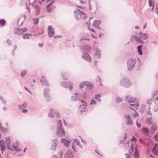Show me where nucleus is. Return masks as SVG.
I'll list each match as a JSON object with an SVG mask.
<instances>
[{"label":"nucleus","instance_id":"nucleus-1","mask_svg":"<svg viewBox=\"0 0 158 158\" xmlns=\"http://www.w3.org/2000/svg\"><path fill=\"white\" fill-rule=\"evenodd\" d=\"M57 130L56 134L59 137H62L65 136V132L63 128L62 123L60 120H59L57 122Z\"/></svg>","mask_w":158,"mask_h":158},{"label":"nucleus","instance_id":"nucleus-2","mask_svg":"<svg viewBox=\"0 0 158 158\" xmlns=\"http://www.w3.org/2000/svg\"><path fill=\"white\" fill-rule=\"evenodd\" d=\"M136 61L135 59L132 58L130 59L127 61V66L128 70L131 71L134 68Z\"/></svg>","mask_w":158,"mask_h":158},{"label":"nucleus","instance_id":"nucleus-3","mask_svg":"<svg viewBox=\"0 0 158 158\" xmlns=\"http://www.w3.org/2000/svg\"><path fill=\"white\" fill-rule=\"evenodd\" d=\"M120 85L124 87L127 88L131 85V83L130 81L126 78H123L120 81Z\"/></svg>","mask_w":158,"mask_h":158},{"label":"nucleus","instance_id":"nucleus-4","mask_svg":"<svg viewBox=\"0 0 158 158\" xmlns=\"http://www.w3.org/2000/svg\"><path fill=\"white\" fill-rule=\"evenodd\" d=\"M27 31V28H16L14 29V33L15 34L18 35H21L23 34V33L26 32Z\"/></svg>","mask_w":158,"mask_h":158},{"label":"nucleus","instance_id":"nucleus-5","mask_svg":"<svg viewBox=\"0 0 158 158\" xmlns=\"http://www.w3.org/2000/svg\"><path fill=\"white\" fill-rule=\"evenodd\" d=\"M60 84L64 88L68 87L70 90H71L73 88V83L71 82H62Z\"/></svg>","mask_w":158,"mask_h":158},{"label":"nucleus","instance_id":"nucleus-6","mask_svg":"<svg viewBox=\"0 0 158 158\" xmlns=\"http://www.w3.org/2000/svg\"><path fill=\"white\" fill-rule=\"evenodd\" d=\"M48 30L49 37H52L55 35L54 30L52 26L49 25L48 26Z\"/></svg>","mask_w":158,"mask_h":158},{"label":"nucleus","instance_id":"nucleus-7","mask_svg":"<svg viewBox=\"0 0 158 158\" xmlns=\"http://www.w3.org/2000/svg\"><path fill=\"white\" fill-rule=\"evenodd\" d=\"M125 99L126 101L129 103H136L137 102L135 98H134L132 97H131L129 96H126L125 97Z\"/></svg>","mask_w":158,"mask_h":158},{"label":"nucleus","instance_id":"nucleus-8","mask_svg":"<svg viewBox=\"0 0 158 158\" xmlns=\"http://www.w3.org/2000/svg\"><path fill=\"white\" fill-rule=\"evenodd\" d=\"M73 153H72L71 151L68 150L66 152L64 156V158H73Z\"/></svg>","mask_w":158,"mask_h":158},{"label":"nucleus","instance_id":"nucleus-9","mask_svg":"<svg viewBox=\"0 0 158 158\" xmlns=\"http://www.w3.org/2000/svg\"><path fill=\"white\" fill-rule=\"evenodd\" d=\"M152 152V153L156 156H158V144L155 143L153 147Z\"/></svg>","mask_w":158,"mask_h":158},{"label":"nucleus","instance_id":"nucleus-10","mask_svg":"<svg viewBox=\"0 0 158 158\" xmlns=\"http://www.w3.org/2000/svg\"><path fill=\"white\" fill-rule=\"evenodd\" d=\"M40 81L42 83V85L43 84L47 86L49 85L48 81L44 76L42 77V78L40 80Z\"/></svg>","mask_w":158,"mask_h":158},{"label":"nucleus","instance_id":"nucleus-11","mask_svg":"<svg viewBox=\"0 0 158 158\" xmlns=\"http://www.w3.org/2000/svg\"><path fill=\"white\" fill-rule=\"evenodd\" d=\"M125 118L127 120V122L126 124L127 125H131L133 124V122L129 115H125Z\"/></svg>","mask_w":158,"mask_h":158},{"label":"nucleus","instance_id":"nucleus-12","mask_svg":"<svg viewBox=\"0 0 158 158\" xmlns=\"http://www.w3.org/2000/svg\"><path fill=\"white\" fill-rule=\"evenodd\" d=\"M0 147L1 148V151L2 154H3V151L5 149V145L4 140L1 139L0 140Z\"/></svg>","mask_w":158,"mask_h":158},{"label":"nucleus","instance_id":"nucleus-13","mask_svg":"<svg viewBox=\"0 0 158 158\" xmlns=\"http://www.w3.org/2000/svg\"><path fill=\"white\" fill-rule=\"evenodd\" d=\"M139 37L140 39L145 40L148 38V36L146 34H143L142 32H140L139 34Z\"/></svg>","mask_w":158,"mask_h":158},{"label":"nucleus","instance_id":"nucleus-14","mask_svg":"<svg viewBox=\"0 0 158 158\" xmlns=\"http://www.w3.org/2000/svg\"><path fill=\"white\" fill-rule=\"evenodd\" d=\"M19 142L17 141L15 143L12 144L13 148L14 149V151L16 152H19L21 150L20 149H17V148L19 146Z\"/></svg>","mask_w":158,"mask_h":158},{"label":"nucleus","instance_id":"nucleus-15","mask_svg":"<svg viewBox=\"0 0 158 158\" xmlns=\"http://www.w3.org/2000/svg\"><path fill=\"white\" fill-rule=\"evenodd\" d=\"M85 55H82V57L85 60L90 62L91 61V59L90 56L87 54H85Z\"/></svg>","mask_w":158,"mask_h":158},{"label":"nucleus","instance_id":"nucleus-16","mask_svg":"<svg viewBox=\"0 0 158 158\" xmlns=\"http://www.w3.org/2000/svg\"><path fill=\"white\" fill-rule=\"evenodd\" d=\"M86 86L85 87V89L86 90L91 89L93 87V84L87 81H86Z\"/></svg>","mask_w":158,"mask_h":158},{"label":"nucleus","instance_id":"nucleus-17","mask_svg":"<svg viewBox=\"0 0 158 158\" xmlns=\"http://www.w3.org/2000/svg\"><path fill=\"white\" fill-rule=\"evenodd\" d=\"M61 142L64 143V145L66 147H68L69 146V143L70 142L65 139H63L61 140Z\"/></svg>","mask_w":158,"mask_h":158},{"label":"nucleus","instance_id":"nucleus-18","mask_svg":"<svg viewBox=\"0 0 158 158\" xmlns=\"http://www.w3.org/2000/svg\"><path fill=\"white\" fill-rule=\"evenodd\" d=\"M101 50L98 48L97 49L96 51L95 55L97 56V57L98 58H100L101 57Z\"/></svg>","mask_w":158,"mask_h":158},{"label":"nucleus","instance_id":"nucleus-19","mask_svg":"<svg viewBox=\"0 0 158 158\" xmlns=\"http://www.w3.org/2000/svg\"><path fill=\"white\" fill-rule=\"evenodd\" d=\"M157 128L156 126L155 123H153L152 124V126L151 127L150 129V131L152 133H153L156 130Z\"/></svg>","mask_w":158,"mask_h":158},{"label":"nucleus","instance_id":"nucleus-20","mask_svg":"<svg viewBox=\"0 0 158 158\" xmlns=\"http://www.w3.org/2000/svg\"><path fill=\"white\" fill-rule=\"evenodd\" d=\"M33 6L34 7L35 9L36 12L35 15H37L40 13V7L39 6L37 5H35L34 6Z\"/></svg>","mask_w":158,"mask_h":158},{"label":"nucleus","instance_id":"nucleus-21","mask_svg":"<svg viewBox=\"0 0 158 158\" xmlns=\"http://www.w3.org/2000/svg\"><path fill=\"white\" fill-rule=\"evenodd\" d=\"M142 132L146 135H148L150 133L148 129L145 127H143L142 129Z\"/></svg>","mask_w":158,"mask_h":158},{"label":"nucleus","instance_id":"nucleus-22","mask_svg":"<svg viewBox=\"0 0 158 158\" xmlns=\"http://www.w3.org/2000/svg\"><path fill=\"white\" fill-rule=\"evenodd\" d=\"M86 81L84 82L83 81L81 82L80 85V88L81 89L83 90L84 91L85 90L83 89H85V87L86 86Z\"/></svg>","mask_w":158,"mask_h":158},{"label":"nucleus","instance_id":"nucleus-23","mask_svg":"<svg viewBox=\"0 0 158 158\" xmlns=\"http://www.w3.org/2000/svg\"><path fill=\"white\" fill-rule=\"evenodd\" d=\"M57 140L56 139H55L54 140V143H53V144L52 145L51 148H50V150L52 151H55L56 145V142L57 141Z\"/></svg>","mask_w":158,"mask_h":158},{"label":"nucleus","instance_id":"nucleus-24","mask_svg":"<svg viewBox=\"0 0 158 158\" xmlns=\"http://www.w3.org/2000/svg\"><path fill=\"white\" fill-rule=\"evenodd\" d=\"M82 49H84L87 52L89 51L90 50V48L89 46L87 45H84L82 46Z\"/></svg>","mask_w":158,"mask_h":158},{"label":"nucleus","instance_id":"nucleus-25","mask_svg":"<svg viewBox=\"0 0 158 158\" xmlns=\"http://www.w3.org/2000/svg\"><path fill=\"white\" fill-rule=\"evenodd\" d=\"M138 60V68L137 69L138 70H139L141 67L142 66L143 64V63L142 62L141 60L139 58L137 59Z\"/></svg>","mask_w":158,"mask_h":158},{"label":"nucleus","instance_id":"nucleus-26","mask_svg":"<svg viewBox=\"0 0 158 158\" xmlns=\"http://www.w3.org/2000/svg\"><path fill=\"white\" fill-rule=\"evenodd\" d=\"M101 23V21L100 20H97L94 21L93 24V25L95 26H99Z\"/></svg>","mask_w":158,"mask_h":158},{"label":"nucleus","instance_id":"nucleus-27","mask_svg":"<svg viewBox=\"0 0 158 158\" xmlns=\"http://www.w3.org/2000/svg\"><path fill=\"white\" fill-rule=\"evenodd\" d=\"M54 109H51L50 110V112L48 114V117L51 118H52L54 117V114H53V112L54 111Z\"/></svg>","mask_w":158,"mask_h":158},{"label":"nucleus","instance_id":"nucleus-28","mask_svg":"<svg viewBox=\"0 0 158 158\" xmlns=\"http://www.w3.org/2000/svg\"><path fill=\"white\" fill-rule=\"evenodd\" d=\"M142 46H143L142 45H140L137 47L138 52L140 55H142L143 54L141 49V48Z\"/></svg>","mask_w":158,"mask_h":158},{"label":"nucleus","instance_id":"nucleus-29","mask_svg":"<svg viewBox=\"0 0 158 158\" xmlns=\"http://www.w3.org/2000/svg\"><path fill=\"white\" fill-rule=\"evenodd\" d=\"M74 94H75L76 95H77V98H79V100L81 98H82L83 97H84V99L85 98V97L84 94H79L78 93H75Z\"/></svg>","mask_w":158,"mask_h":158},{"label":"nucleus","instance_id":"nucleus-30","mask_svg":"<svg viewBox=\"0 0 158 158\" xmlns=\"http://www.w3.org/2000/svg\"><path fill=\"white\" fill-rule=\"evenodd\" d=\"M50 90V89L49 88H45L44 89V95L48 94Z\"/></svg>","mask_w":158,"mask_h":158},{"label":"nucleus","instance_id":"nucleus-31","mask_svg":"<svg viewBox=\"0 0 158 158\" xmlns=\"http://www.w3.org/2000/svg\"><path fill=\"white\" fill-rule=\"evenodd\" d=\"M18 106L19 107V109L21 110V109H23L24 108L26 107L27 106V104L26 103H24L21 105H18Z\"/></svg>","mask_w":158,"mask_h":158},{"label":"nucleus","instance_id":"nucleus-32","mask_svg":"<svg viewBox=\"0 0 158 158\" xmlns=\"http://www.w3.org/2000/svg\"><path fill=\"white\" fill-rule=\"evenodd\" d=\"M152 116L148 117L146 120V122L147 124H151L152 122Z\"/></svg>","mask_w":158,"mask_h":158},{"label":"nucleus","instance_id":"nucleus-33","mask_svg":"<svg viewBox=\"0 0 158 158\" xmlns=\"http://www.w3.org/2000/svg\"><path fill=\"white\" fill-rule=\"evenodd\" d=\"M29 36H31V35L30 34L26 33L24 35H23V38L24 39H29Z\"/></svg>","mask_w":158,"mask_h":158},{"label":"nucleus","instance_id":"nucleus-34","mask_svg":"<svg viewBox=\"0 0 158 158\" xmlns=\"http://www.w3.org/2000/svg\"><path fill=\"white\" fill-rule=\"evenodd\" d=\"M44 96L48 102H49L51 100V98L49 94L44 95Z\"/></svg>","mask_w":158,"mask_h":158},{"label":"nucleus","instance_id":"nucleus-35","mask_svg":"<svg viewBox=\"0 0 158 158\" xmlns=\"http://www.w3.org/2000/svg\"><path fill=\"white\" fill-rule=\"evenodd\" d=\"M134 155L135 156V158H139V153L137 151V149L135 148V151L134 153Z\"/></svg>","mask_w":158,"mask_h":158},{"label":"nucleus","instance_id":"nucleus-36","mask_svg":"<svg viewBox=\"0 0 158 158\" xmlns=\"http://www.w3.org/2000/svg\"><path fill=\"white\" fill-rule=\"evenodd\" d=\"M47 10L48 12H52L53 10L52 6H48V5H47Z\"/></svg>","mask_w":158,"mask_h":158},{"label":"nucleus","instance_id":"nucleus-37","mask_svg":"<svg viewBox=\"0 0 158 158\" xmlns=\"http://www.w3.org/2000/svg\"><path fill=\"white\" fill-rule=\"evenodd\" d=\"M6 23V21L4 19L0 20V24L2 26H4L5 24Z\"/></svg>","mask_w":158,"mask_h":158},{"label":"nucleus","instance_id":"nucleus-38","mask_svg":"<svg viewBox=\"0 0 158 158\" xmlns=\"http://www.w3.org/2000/svg\"><path fill=\"white\" fill-rule=\"evenodd\" d=\"M101 95L100 94H97L96 95L95 99L100 102L101 101V100L100 98Z\"/></svg>","mask_w":158,"mask_h":158},{"label":"nucleus","instance_id":"nucleus-39","mask_svg":"<svg viewBox=\"0 0 158 158\" xmlns=\"http://www.w3.org/2000/svg\"><path fill=\"white\" fill-rule=\"evenodd\" d=\"M6 148L7 150H10L12 151H13V149L11 148V146H10V143H9V144H6Z\"/></svg>","mask_w":158,"mask_h":158},{"label":"nucleus","instance_id":"nucleus-40","mask_svg":"<svg viewBox=\"0 0 158 158\" xmlns=\"http://www.w3.org/2000/svg\"><path fill=\"white\" fill-rule=\"evenodd\" d=\"M115 100L117 103H119L122 101V99L119 97H117L115 98Z\"/></svg>","mask_w":158,"mask_h":158},{"label":"nucleus","instance_id":"nucleus-41","mask_svg":"<svg viewBox=\"0 0 158 158\" xmlns=\"http://www.w3.org/2000/svg\"><path fill=\"white\" fill-rule=\"evenodd\" d=\"M134 151V147L132 144L131 145V148L129 150V152L130 154L131 155V153L133 152Z\"/></svg>","mask_w":158,"mask_h":158},{"label":"nucleus","instance_id":"nucleus-42","mask_svg":"<svg viewBox=\"0 0 158 158\" xmlns=\"http://www.w3.org/2000/svg\"><path fill=\"white\" fill-rule=\"evenodd\" d=\"M73 143H75L77 145H79L80 142L78 141V140L77 139H75L74 140L73 142Z\"/></svg>","mask_w":158,"mask_h":158},{"label":"nucleus","instance_id":"nucleus-43","mask_svg":"<svg viewBox=\"0 0 158 158\" xmlns=\"http://www.w3.org/2000/svg\"><path fill=\"white\" fill-rule=\"evenodd\" d=\"M0 99L3 104H5L6 103V101L1 96L0 97Z\"/></svg>","mask_w":158,"mask_h":158},{"label":"nucleus","instance_id":"nucleus-44","mask_svg":"<svg viewBox=\"0 0 158 158\" xmlns=\"http://www.w3.org/2000/svg\"><path fill=\"white\" fill-rule=\"evenodd\" d=\"M138 37L137 36L134 35H132V39H134L135 40V41H138V40H139L138 39Z\"/></svg>","mask_w":158,"mask_h":158},{"label":"nucleus","instance_id":"nucleus-45","mask_svg":"<svg viewBox=\"0 0 158 158\" xmlns=\"http://www.w3.org/2000/svg\"><path fill=\"white\" fill-rule=\"evenodd\" d=\"M0 130L2 131V132L5 133L6 130V129L3 126L0 127Z\"/></svg>","mask_w":158,"mask_h":158},{"label":"nucleus","instance_id":"nucleus-46","mask_svg":"<svg viewBox=\"0 0 158 158\" xmlns=\"http://www.w3.org/2000/svg\"><path fill=\"white\" fill-rule=\"evenodd\" d=\"M71 100L73 101L79 100L78 99V98H77V99H75V95L71 97Z\"/></svg>","mask_w":158,"mask_h":158},{"label":"nucleus","instance_id":"nucleus-47","mask_svg":"<svg viewBox=\"0 0 158 158\" xmlns=\"http://www.w3.org/2000/svg\"><path fill=\"white\" fill-rule=\"evenodd\" d=\"M26 73V72L25 70L23 71L21 73V76L22 77H23L24 76Z\"/></svg>","mask_w":158,"mask_h":158},{"label":"nucleus","instance_id":"nucleus-48","mask_svg":"<svg viewBox=\"0 0 158 158\" xmlns=\"http://www.w3.org/2000/svg\"><path fill=\"white\" fill-rule=\"evenodd\" d=\"M39 22V19L36 18L35 19L34 21V24L35 25L37 24Z\"/></svg>","mask_w":158,"mask_h":158},{"label":"nucleus","instance_id":"nucleus-49","mask_svg":"<svg viewBox=\"0 0 158 158\" xmlns=\"http://www.w3.org/2000/svg\"><path fill=\"white\" fill-rule=\"evenodd\" d=\"M6 42L9 45H11V42L9 39H7Z\"/></svg>","mask_w":158,"mask_h":158},{"label":"nucleus","instance_id":"nucleus-50","mask_svg":"<svg viewBox=\"0 0 158 158\" xmlns=\"http://www.w3.org/2000/svg\"><path fill=\"white\" fill-rule=\"evenodd\" d=\"M130 105L135 107V108H136L139 106V105L138 104H130Z\"/></svg>","mask_w":158,"mask_h":158},{"label":"nucleus","instance_id":"nucleus-51","mask_svg":"<svg viewBox=\"0 0 158 158\" xmlns=\"http://www.w3.org/2000/svg\"><path fill=\"white\" fill-rule=\"evenodd\" d=\"M96 101L95 100H94L93 99L91 101V102H90V105H92V104L94 105L96 103Z\"/></svg>","mask_w":158,"mask_h":158},{"label":"nucleus","instance_id":"nucleus-52","mask_svg":"<svg viewBox=\"0 0 158 158\" xmlns=\"http://www.w3.org/2000/svg\"><path fill=\"white\" fill-rule=\"evenodd\" d=\"M55 115H56V116L60 118V114L58 113V112L57 111H55Z\"/></svg>","mask_w":158,"mask_h":158},{"label":"nucleus","instance_id":"nucleus-53","mask_svg":"<svg viewBox=\"0 0 158 158\" xmlns=\"http://www.w3.org/2000/svg\"><path fill=\"white\" fill-rule=\"evenodd\" d=\"M138 39L139 40H138V41H136V42H137L138 43H139L140 42V43L142 44H143V43H144V42L142 40H141V39H140V38H139V37H138Z\"/></svg>","mask_w":158,"mask_h":158},{"label":"nucleus","instance_id":"nucleus-54","mask_svg":"<svg viewBox=\"0 0 158 158\" xmlns=\"http://www.w3.org/2000/svg\"><path fill=\"white\" fill-rule=\"evenodd\" d=\"M152 0H148V2L149 6H153L152 5Z\"/></svg>","mask_w":158,"mask_h":158},{"label":"nucleus","instance_id":"nucleus-55","mask_svg":"<svg viewBox=\"0 0 158 158\" xmlns=\"http://www.w3.org/2000/svg\"><path fill=\"white\" fill-rule=\"evenodd\" d=\"M158 94V91H155L152 94L153 96H155L156 95H157Z\"/></svg>","mask_w":158,"mask_h":158},{"label":"nucleus","instance_id":"nucleus-56","mask_svg":"<svg viewBox=\"0 0 158 158\" xmlns=\"http://www.w3.org/2000/svg\"><path fill=\"white\" fill-rule=\"evenodd\" d=\"M136 125L137 127L139 128L141 127V125L140 123H137V121L136 123Z\"/></svg>","mask_w":158,"mask_h":158},{"label":"nucleus","instance_id":"nucleus-57","mask_svg":"<svg viewBox=\"0 0 158 158\" xmlns=\"http://www.w3.org/2000/svg\"><path fill=\"white\" fill-rule=\"evenodd\" d=\"M139 141H140V142L141 143L143 144H144V143H145L144 141V140H143L142 139H141V138L139 139Z\"/></svg>","mask_w":158,"mask_h":158},{"label":"nucleus","instance_id":"nucleus-58","mask_svg":"<svg viewBox=\"0 0 158 158\" xmlns=\"http://www.w3.org/2000/svg\"><path fill=\"white\" fill-rule=\"evenodd\" d=\"M154 138H155V139H156V141H158V135H157V134H156V135L154 136Z\"/></svg>","mask_w":158,"mask_h":158},{"label":"nucleus","instance_id":"nucleus-59","mask_svg":"<svg viewBox=\"0 0 158 158\" xmlns=\"http://www.w3.org/2000/svg\"><path fill=\"white\" fill-rule=\"evenodd\" d=\"M22 109V112L23 113H25L26 112H27V109H24V108H23V109Z\"/></svg>","mask_w":158,"mask_h":158},{"label":"nucleus","instance_id":"nucleus-60","mask_svg":"<svg viewBox=\"0 0 158 158\" xmlns=\"http://www.w3.org/2000/svg\"><path fill=\"white\" fill-rule=\"evenodd\" d=\"M125 155L126 156V158H131L129 155L126 153L125 154Z\"/></svg>","mask_w":158,"mask_h":158},{"label":"nucleus","instance_id":"nucleus-61","mask_svg":"<svg viewBox=\"0 0 158 158\" xmlns=\"http://www.w3.org/2000/svg\"><path fill=\"white\" fill-rule=\"evenodd\" d=\"M136 139L135 137H134V136H133L131 139V141H132V140H136Z\"/></svg>","mask_w":158,"mask_h":158},{"label":"nucleus","instance_id":"nucleus-62","mask_svg":"<svg viewBox=\"0 0 158 158\" xmlns=\"http://www.w3.org/2000/svg\"><path fill=\"white\" fill-rule=\"evenodd\" d=\"M53 3V2H51L49 4H48V6H52V4Z\"/></svg>","mask_w":158,"mask_h":158},{"label":"nucleus","instance_id":"nucleus-63","mask_svg":"<svg viewBox=\"0 0 158 158\" xmlns=\"http://www.w3.org/2000/svg\"><path fill=\"white\" fill-rule=\"evenodd\" d=\"M5 141H10V137H8L6 138V139Z\"/></svg>","mask_w":158,"mask_h":158},{"label":"nucleus","instance_id":"nucleus-64","mask_svg":"<svg viewBox=\"0 0 158 158\" xmlns=\"http://www.w3.org/2000/svg\"><path fill=\"white\" fill-rule=\"evenodd\" d=\"M43 43H40L39 44V46L40 47H42L43 46Z\"/></svg>","mask_w":158,"mask_h":158}]
</instances>
